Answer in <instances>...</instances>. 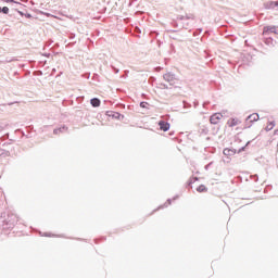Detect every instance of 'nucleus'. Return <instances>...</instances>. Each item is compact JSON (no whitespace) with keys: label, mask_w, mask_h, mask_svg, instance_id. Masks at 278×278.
<instances>
[{"label":"nucleus","mask_w":278,"mask_h":278,"mask_svg":"<svg viewBox=\"0 0 278 278\" xmlns=\"http://www.w3.org/2000/svg\"><path fill=\"white\" fill-rule=\"evenodd\" d=\"M25 18H34V16L31 15V13H24Z\"/></svg>","instance_id":"31"},{"label":"nucleus","mask_w":278,"mask_h":278,"mask_svg":"<svg viewBox=\"0 0 278 278\" xmlns=\"http://www.w3.org/2000/svg\"><path fill=\"white\" fill-rule=\"evenodd\" d=\"M14 12H17V14H20V16H25V12L21 11V9H18V8H14Z\"/></svg>","instance_id":"24"},{"label":"nucleus","mask_w":278,"mask_h":278,"mask_svg":"<svg viewBox=\"0 0 278 278\" xmlns=\"http://www.w3.org/2000/svg\"><path fill=\"white\" fill-rule=\"evenodd\" d=\"M177 199H179V195H175V197L173 198L174 201H177Z\"/></svg>","instance_id":"43"},{"label":"nucleus","mask_w":278,"mask_h":278,"mask_svg":"<svg viewBox=\"0 0 278 278\" xmlns=\"http://www.w3.org/2000/svg\"><path fill=\"white\" fill-rule=\"evenodd\" d=\"M275 34H276V36H278V26H276V33Z\"/></svg>","instance_id":"45"},{"label":"nucleus","mask_w":278,"mask_h":278,"mask_svg":"<svg viewBox=\"0 0 278 278\" xmlns=\"http://www.w3.org/2000/svg\"><path fill=\"white\" fill-rule=\"evenodd\" d=\"M275 128V121L268 122V125L265 128V131H271Z\"/></svg>","instance_id":"16"},{"label":"nucleus","mask_w":278,"mask_h":278,"mask_svg":"<svg viewBox=\"0 0 278 278\" xmlns=\"http://www.w3.org/2000/svg\"><path fill=\"white\" fill-rule=\"evenodd\" d=\"M277 26L270 25V26H264L263 27V36H270V34H276Z\"/></svg>","instance_id":"5"},{"label":"nucleus","mask_w":278,"mask_h":278,"mask_svg":"<svg viewBox=\"0 0 278 278\" xmlns=\"http://www.w3.org/2000/svg\"><path fill=\"white\" fill-rule=\"evenodd\" d=\"M23 8H25V5H24V4L20 5V10H23Z\"/></svg>","instance_id":"46"},{"label":"nucleus","mask_w":278,"mask_h":278,"mask_svg":"<svg viewBox=\"0 0 278 278\" xmlns=\"http://www.w3.org/2000/svg\"><path fill=\"white\" fill-rule=\"evenodd\" d=\"M112 72H113L115 75H118V73H121V70H118V67H116V66H112Z\"/></svg>","instance_id":"25"},{"label":"nucleus","mask_w":278,"mask_h":278,"mask_svg":"<svg viewBox=\"0 0 278 278\" xmlns=\"http://www.w3.org/2000/svg\"><path fill=\"white\" fill-rule=\"evenodd\" d=\"M236 142H242V139L236 137Z\"/></svg>","instance_id":"41"},{"label":"nucleus","mask_w":278,"mask_h":278,"mask_svg":"<svg viewBox=\"0 0 278 278\" xmlns=\"http://www.w3.org/2000/svg\"><path fill=\"white\" fill-rule=\"evenodd\" d=\"M78 240H80V241H81V240H84V239H78Z\"/></svg>","instance_id":"53"},{"label":"nucleus","mask_w":278,"mask_h":278,"mask_svg":"<svg viewBox=\"0 0 278 278\" xmlns=\"http://www.w3.org/2000/svg\"><path fill=\"white\" fill-rule=\"evenodd\" d=\"M251 179H253V181L257 182V181H260V176H257V175H252V176H251Z\"/></svg>","instance_id":"28"},{"label":"nucleus","mask_w":278,"mask_h":278,"mask_svg":"<svg viewBox=\"0 0 278 278\" xmlns=\"http://www.w3.org/2000/svg\"><path fill=\"white\" fill-rule=\"evenodd\" d=\"M264 42L267 45V47H275L277 45V41H275L273 37H265Z\"/></svg>","instance_id":"11"},{"label":"nucleus","mask_w":278,"mask_h":278,"mask_svg":"<svg viewBox=\"0 0 278 278\" xmlns=\"http://www.w3.org/2000/svg\"><path fill=\"white\" fill-rule=\"evenodd\" d=\"M9 16H14V14H9Z\"/></svg>","instance_id":"50"},{"label":"nucleus","mask_w":278,"mask_h":278,"mask_svg":"<svg viewBox=\"0 0 278 278\" xmlns=\"http://www.w3.org/2000/svg\"><path fill=\"white\" fill-rule=\"evenodd\" d=\"M169 49L170 51L175 52V45L170 43Z\"/></svg>","instance_id":"36"},{"label":"nucleus","mask_w":278,"mask_h":278,"mask_svg":"<svg viewBox=\"0 0 278 278\" xmlns=\"http://www.w3.org/2000/svg\"><path fill=\"white\" fill-rule=\"evenodd\" d=\"M268 142H269V144H270V142H273V141L268 140Z\"/></svg>","instance_id":"52"},{"label":"nucleus","mask_w":278,"mask_h":278,"mask_svg":"<svg viewBox=\"0 0 278 278\" xmlns=\"http://www.w3.org/2000/svg\"><path fill=\"white\" fill-rule=\"evenodd\" d=\"M55 73H58V70L52 68V71H51V75H55Z\"/></svg>","instance_id":"39"},{"label":"nucleus","mask_w":278,"mask_h":278,"mask_svg":"<svg viewBox=\"0 0 278 278\" xmlns=\"http://www.w3.org/2000/svg\"><path fill=\"white\" fill-rule=\"evenodd\" d=\"M169 33H170V34H177V30L172 29V30H169Z\"/></svg>","instance_id":"42"},{"label":"nucleus","mask_w":278,"mask_h":278,"mask_svg":"<svg viewBox=\"0 0 278 278\" xmlns=\"http://www.w3.org/2000/svg\"><path fill=\"white\" fill-rule=\"evenodd\" d=\"M197 192H207V187H205V185H200L197 187Z\"/></svg>","instance_id":"17"},{"label":"nucleus","mask_w":278,"mask_h":278,"mask_svg":"<svg viewBox=\"0 0 278 278\" xmlns=\"http://www.w3.org/2000/svg\"><path fill=\"white\" fill-rule=\"evenodd\" d=\"M264 8L265 10H275V8H278V0L265 2Z\"/></svg>","instance_id":"10"},{"label":"nucleus","mask_w":278,"mask_h":278,"mask_svg":"<svg viewBox=\"0 0 278 278\" xmlns=\"http://www.w3.org/2000/svg\"><path fill=\"white\" fill-rule=\"evenodd\" d=\"M45 238H62V236H56V235H53L51 232H45L43 235Z\"/></svg>","instance_id":"18"},{"label":"nucleus","mask_w":278,"mask_h":278,"mask_svg":"<svg viewBox=\"0 0 278 278\" xmlns=\"http://www.w3.org/2000/svg\"><path fill=\"white\" fill-rule=\"evenodd\" d=\"M195 181H199V177L191 176L187 181V186H192V184H195Z\"/></svg>","instance_id":"14"},{"label":"nucleus","mask_w":278,"mask_h":278,"mask_svg":"<svg viewBox=\"0 0 278 278\" xmlns=\"http://www.w3.org/2000/svg\"><path fill=\"white\" fill-rule=\"evenodd\" d=\"M13 142H16L14 139H9V142H4L3 147H8V144H12Z\"/></svg>","instance_id":"26"},{"label":"nucleus","mask_w":278,"mask_h":278,"mask_svg":"<svg viewBox=\"0 0 278 278\" xmlns=\"http://www.w3.org/2000/svg\"><path fill=\"white\" fill-rule=\"evenodd\" d=\"M3 3H11V5H23V3L16 1V0H2Z\"/></svg>","instance_id":"15"},{"label":"nucleus","mask_w":278,"mask_h":278,"mask_svg":"<svg viewBox=\"0 0 278 278\" xmlns=\"http://www.w3.org/2000/svg\"><path fill=\"white\" fill-rule=\"evenodd\" d=\"M220 118H223L222 113L212 114L211 117H210L211 125H218V123L220 122Z\"/></svg>","instance_id":"6"},{"label":"nucleus","mask_w":278,"mask_h":278,"mask_svg":"<svg viewBox=\"0 0 278 278\" xmlns=\"http://www.w3.org/2000/svg\"><path fill=\"white\" fill-rule=\"evenodd\" d=\"M206 140H211V138H210V137H206Z\"/></svg>","instance_id":"49"},{"label":"nucleus","mask_w":278,"mask_h":278,"mask_svg":"<svg viewBox=\"0 0 278 278\" xmlns=\"http://www.w3.org/2000/svg\"><path fill=\"white\" fill-rule=\"evenodd\" d=\"M18 5H21V4L11 5V8H12L11 11L14 12V8H18Z\"/></svg>","instance_id":"38"},{"label":"nucleus","mask_w":278,"mask_h":278,"mask_svg":"<svg viewBox=\"0 0 278 278\" xmlns=\"http://www.w3.org/2000/svg\"><path fill=\"white\" fill-rule=\"evenodd\" d=\"M13 142H16L14 139H9V142H4L3 147H8V144H12Z\"/></svg>","instance_id":"27"},{"label":"nucleus","mask_w":278,"mask_h":278,"mask_svg":"<svg viewBox=\"0 0 278 278\" xmlns=\"http://www.w3.org/2000/svg\"><path fill=\"white\" fill-rule=\"evenodd\" d=\"M260 121V114L258 113H252L250 114L243 124V129H251L253 127V123H257Z\"/></svg>","instance_id":"2"},{"label":"nucleus","mask_w":278,"mask_h":278,"mask_svg":"<svg viewBox=\"0 0 278 278\" xmlns=\"http://www.w3.org/2000/svg\"><path fill=\"white\" fill-rule=\"evenodd\" d=\"M178 18L179 21H184L186 17L184 15H180Z\"/></svg>","instance_id":"40"},{"label":"nucleus","mask_w":278,"mask_h":278,"mask_svg":"<svg viewBox=\"0 0 278 278\" xmlns=\"http://www.w3.org/2000/svg\"><path fill=\"white\" fill-rule=\"evenodd\" d=\"M157 125H159L161 131H168L170 129V123H168L164 119L159 121Z\"/></svg>","instance_id":"7"},{"label":"nucleus","mask_w":278,"mask_h":278,"mask_svg":"<svg viewBox=\"0 0 278 278\" xmlns=\"http://www.w3.org/2000/svg\"><path fill=\"white\" fill-rule=\"evenodd\" d=\"M2 155H10V151H5L3 149H0V157H2Z\"/></svg>","instance_id":"23"},{"label":"nucleus","mask_w":278,"mask_h":278,"mask_svg":"<svg viewBox=\"0 0 278 278\" xmlns=\"http://www.w3.org/2000/svg\"><path fill=\"white\" fill-rule=\"evenodd\" d=\"M170 38H172V40H177V37H173V36H170Z\"/></svg>","instance_id":"47"},{"label":"nucleus","mask_w":278,"mask_h":278,"mask_svg":"<svg viewBox=\"0 0 278 278\" xmlns=\"http://www.w3.org/2000/svg\"><path fill=\"white\" fill-rule=\"evenodd\" d=\"M193 108H194V109L199 108V102H198V100L193 101Z\"/></svg>","instance_id":"34"},{"label":"nucleus","mask_w":278,"mask_h":278,"mask_svg":"<svg viewBox=\"0 0 278 278\" xmlns=\"http://www.w3.org/2000/svg\"><path fill=\"white\" fill-rule=\"evenodd\" d=\"M243 151H247V147H241L238 151H237V153H243Z\"/></svg>","instance_id":"30"},{"label":"nucleus","mask_w":278,"mask_h":278,"mask_svg":"<svg viewBox=\"0 0 278 278\" xmlns=\"http://www.w3.org/2000/svg\"><path fill=\"white\" fill-rule=\"evenodd\" d=\"M173 203V199H167L166 203L164 205L160 206V210H164V207H168Z\"/></svg>","instance_id":"22"},{"label":"nucleus","mask_w":278,"mask_h":278,"mask_svg":"<svg viewBox=\"0 0 278 278\" xmlns=\"http://www.w3.org/2000/svg\"><path fill=\"white\" fill-rule=\"evenodd\" d=\"M212 164H214V162H213V161H212V162H210L208 164H206V165L204 166V169H205V170H210V168H211Z\"/></svg>","instance_id":"29"},{"label":"nucleus","mask_w":278,"mask_h":278,"mask_svg":"<svg viewBox=\"0 0 278 278\" xmlns=\"http://www.w3.org/2000/svg\"><path fill=\"white\" fill-rule=\"evenodd\" d=\"M163 79L174 88H177V84H179V78H177V75H175V73L173 72H167L166 74H164Z\"/></svg>","instance_id":"1"},{"label":"nucleus","mask_w":278,"mask_h":278,"mask_svg":"<svg viewBox=\"0 0 278 278\" xmlns=\"http://www.w3.org/2000/svg\"><path fill=\"white\" fill-rule=\"evenodd\" d=\"M251 142H253V140L248 141L243 147H245V149H249V147H251Z\"/></svg>","instance_id":"32"},{"label":"nucleus","mask_w":278,"mask_h":278,"mask_svg":"<svg viewBox=\"0 0 278 278\" xmlns=\"http://www.w3.org/2000/svg\"><path fill=\"white\" fill-rule=\"evenodd\" d=\"M224 155H226V157H231L233 155H236V153H238V150L233 149V148H225L223 150Z\"/></svg>","instance_id":"9"},{"label":"nucleus","mask_w":278,"mask_h":278,"mask_svg":"<svg viewBox=\"0 0 278 278\" xmlns=\"http://www.w3.org/2000/svg\"><path fill=\"white\" fill-rule=\"evenodd\" d=\"M161 86H163V88H164V90H168V85H166V84H161Z\"/></svg>","instance_id":"37"},{"label":"nucleus","mask_w":278,"mask_h":278,"mask_svg":"<svg viewBox=\"0 0 278 278\" xmlns=\"http://www.w3.org/2000/svg\"><path fill=\"white\" fill-rule=\"evenodd\" d=\"M54 136H60V134H68V126L61 124L53 129Z\"/></svg>","instance_id":"4"},{"label":"nucleus","mask_w":278,"mask_h":278,"mask_svg":"<svg viewBox=\"0 0 278 278\" xmlns=\"http://www.w3.org/2000/svg\"><path fill=\"white\" fill-rule=\"evenodd\" d=\"M175 132H170V136H173Z\"/></svg>","instance_id":"51"},{"label":"nucleus","mask_w":278,"mask_h":278,"mask_svg":"<svg viewBox=\"0 0 278 278\" xmlns=\"http://www.w3.org/2000/svg\"><path fill=\"white\" fill-rule=\"evenodd\" d=\"M42 55H43V58H51V53H49V52H45V53H42Z\"/></svg>","instance_id":"33"},{"label":"nucleus","mask_w":278,"mask_h":278,"mask_svg":"<svg viewBox=\"0 0 278 278\" xmlns=\"http://www.w3.org/2000/svg\"><path fill=\"white\" fill-rule=\"evenodd\" d=\"M203 33V28H197L195 34H202Z\"/></svg>","instance_id":"35"},{"label":"nucleus","mask_w":278,"mask_h":278,"mask_svg":"<svg viewBox=\"0 0 278 278\" xmlns=\"http://www.w3.org/2000/svg\"><path fill=\"white\" fill-rule=\"evenodd\" d=\"M239 123H240V119L235 117V118L229 119L227 124L230 127H236V125H239Z\"/></svg>","instance_id":"13"},{"label":"nucleus","mask_w":278,"mask_h":278,"mask_svg":"<svg viewBox=\"0 0 278 278\" xmlns=\"http://www.w3.org/2000/svg\"><path fill=\"white\" fill-rule=\"evenodd\" d=\"M15 134H20L22 138H23L24 136H25L26 138H30V136H29V135H26L25 131H23V129H16V130H15Z\"/></svg>","instance_id":"21"},{"label":"nucleus","mask_w":278,"mask_h":278,"mask_svg":"<svg viewBox=\"0 0 278 278\" xmlns=\"http://www.w3.org/2000/svg\"><path fill=\"white\" fill-rule=\"evenodd\" d=\"M260 136H262V134H260L258 136H256L253 140H257L260 138Z\"/></svg>","instance_id":"44"},{"label":"nucleus","mask_w":278,"mask_h":278,"mask_svg":"<svg viewBox=\"0 0 278 278\" xmlns=\"http://www.w3.org/2000/svg\"><path fill=\"white\" fill-rule=\"evenodd\" d=\"M90 105H92L93 108H101V99L92 98L90 100Z\"/></svg>","instance_id":"12"},{"label":"nucleus","mask_w":278,"mask_h":278,"mask_svg":"<svg viewBox=\"0 0 278 278\" xmlns=\"http://www.w3.org/2000/svg\"><path fill=\"white\" fill-rule=\"evenodd\" d=\"M14 225H16V220L10 219V217L3 220V227H7V229H14Z\"/></svg>","instance_id":"8"},{"label":"nucleus","mask_w":278,"mask_h":278,"mask_svg":"<svg viewBox=\"0 0 278 278\" xmlns=\"http://www.w3.org/2000/svg\"><path fill=\"white\" fill-rule=\"evenodd\" d=\"M0 14H10V8L0 7Z\"/></svg>","instance_id":"19"},{"label":"nucleus","mask_w":278,"mask_h":278,"mask_svg":"<svg viewBox=\"0 0 278 278\" xmlns=\"http://www.w3.org/2000/svg\"><path fill=\"white\" fill-rule=\"evenodd\" d=\"M139 106L142 108L143 110H149V102L147 101H141L139 103Z\"/></svg>","instance_id":"20"},{"label":"nucleus","mask_w":278,"mask_h":278,"mask_svg":"<svg viewBox=\"0 0 278 278\" xmlns=\"http://www.w3.org/2000/svg\"><path fill=\"white\" fill-rule=\"evenodd\" d=\"M105 114L109 116V118H114L115 121H123V118H125V115L116 111H106Z\"/></svg>","instance_id":"3"},{"label":"nucleus","mask_w":278,"mask_h":278,"mask_svg":"<svg viewBox=\"0 0 278 278\" xmlns=\"http://www.w3.org/2000/svg\"><path fill=\"white\" fill-rule=\"evenodd\" d=\"M14 75H15V76L18 75V72H14Z\"/></svg>","instance_id":"48"}]
</instances>
